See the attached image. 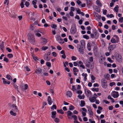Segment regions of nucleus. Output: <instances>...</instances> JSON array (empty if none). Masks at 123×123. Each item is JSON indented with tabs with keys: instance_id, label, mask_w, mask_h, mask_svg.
<instances>
[{
	"instance_id": "obj_1",
	"label": "nucleus",
	"mask_w": 123,
	"mask_h": 123,
	"mask_svg": "<svg viewBox=\"0 0 123 123\" xmlns=\"http://www.w3.org/2000/svg\"><path fill=\"white\" fill-rule=\"evenodd\" d=\"M80 45L79 44H77V48L78 51L80 53L83 54L84 53V50L85 49V42L84 40H82L80 41Z\"/></svg>"
},
{
	"instance_id": "obj_2",
	"label": "nucleus",
	"mask_w": 123,
	"mask_h": 123,
	"mask_svg": "<svg viewBox=\"0 0 123 123\" xmlns=\"http://www.w3.org/2000/svg\"><path fill=\"white\" fill-rule=\"evenodd\" d=\"M28 38L29 42L31 43L34 44L35 42V39L34 36L30 33L28 34Z\"/></svg>"
},
{
	"instance_id": "obj_3",
	"label": "nucleus",
	"mask_w": 123,
	"mask_h": 123,
	"mask_svg": "<svg viewBox=\"0 0 123 123\" xmlns=\"http://www.w3.org/2000/svg\"><path fill=\"white\" fill-rule=\"evenodd\" d=\"M101 85L103 88H106L107 86V82L104 78L102 79L101 80Z\"/></svg>"
},
{
	"instance_id": "obj_4",
	"label": "nucleus",
	"mask_w": 123,
	"mask_h": 123,
	"mask_svg": "<svg viewBox=\"0 0 123 123\" xmlns=\"http://www.w3.org/2000/svg\"><path fill=\"white\" fill-rule=\"evenodd\" d=\"M90 36L91 38H94L95 39H97L98 37L99 33L97 31H96L93 32V34H91Z\"/></svg>"
},
{
	"instance_id": "obj_5",
	"label": "nucleus",
	"mask_w": 123,
	"mask_h": 123,
	"mask_svg": "<svg viewBox=\"0 0 123 123\" xmlns=\"http://www.w3.org/2000/svg\"><path fill=\"white\" fill-rule=\"evenodd\" d=\"M116 60L119 62H121L122 61V58L121 55L118 54H116L115 56Z\"/></svg>"
},
{
	"instance_id": "obj_6",
	"label": "nucleus",
	"mask_w": 123,
	"mask_h": 123,
	"mask_svg": "<svg viewBox=\"0 0 123 123\" xmlns=\"http://www.w3.org/2000/svg\"><path fill=\"white\" fill-rule=\"evenodd\" d=\"M77 30L75 26H72L70 30V32L72 34H74L76 32Z\"/></svg>"
},
{
	"instance_id": "obj_7",
	"label": "nucleus",
	"mask_w": 123,
	"mask_h": 123,
	"mask_svg": "<svg viewBox=\"0 0 123 123\" xmlns=\"http://www.w3.org/2000/svg\"><path fill=\"white\" fill-rule=\"evenodd\" d=\"M42 69L40 68H37L35 70V73L38 74L39 75V74L42 73Z\"/></svg>"
},
{
	"instance_id": "obj_8",
	"label": "nucleus",
	"mask_w": 123,
	"mask_h": 123,
	"mask_svg": "<svg viewBox=\"0 0 123 123\" xmlns=\"http://www.w3.org/2000/svg\"><path fill=\"white\" fill-rule=\"evenodd\" d=\"M85 92L86 95L88 97H90L91 96V92L89 90L86 89L85 90Z\"/></svg>"
},
{
	"instance_id": "obj_9",
	"label": "nucleus",
	"mask_w": 123,
	"mask_h": 123,
	"mask_svg": "<svg viewBox=\"0 0 123 123\" xmlns=\"http://www.w3.org/2000/svg\"><path fill=\"white\" fill-rule=\"evenodd\" d=\"M112 95L114 98H116L118 97L119 94L118 92L114 91L113 92Z\"/></svg>"
},
{
	"instance_id": "obj_10",
	"label": "nucleus",
	"mask_w": 123,
	"mask_h": 123,
	"mask_svg": "<svg viewBox=\"0 0 123 123\" xmlns=\"http://www.w3.org/2000/svg\"><path fill=\"white\" fill-rule=\"evenodd\" d=\"M116 47V45L115 44H113L110 45L108 48V49L110 51H111Z\"/></svg>"
},
{
	"instance_id": "obj_11",
	"label": "nucleus",
	"mask_w": 123,
	"mask_h": 123,
	"mask_svg": "<svg viewBox=\"0 0 123 123\" xmlns=\"http://www.w3.org/2000/svg\"><path fill=\"white\" fill-rule=\"evenodd\" d=\"M47 42V40L45 38H43L41 39V43L43 45L46 44Z\"/></svg>"
},
{
	"instance_id": "obj_12",
	"label": "nucleus",
	"mask_w": 123,
	"mask_h": 123,
	"mask_svg": "<svg viewBox=\"0 0 123 123\" xmlns=\"http://www.w3.org/2000/svg\"><path fill=\"white\" fill-rule=\"evenodd\" d=\"M44 59L46 61H49L50 60V58L49 57L48 54H46L45 55Z\"/></svg>"
},
{
	"instance_id": "obj_13",
	"label": "nucleus",
	"mask_w": 123,
	"mask_h": 123,
	"mask_svg": "<svg viewBox=\"0 0 123 123\" xmlns=\"http://www.w3.org/2000/svg\"><path fill=\"white\" fill-rule=\"evenodd\" d=\"M88 110L89 112L88 113H89V115L91 116H93V113L92 112V110H91V108H90V107H88Z\"/></svg>"
},
{
	"instance_id": "obj_14",
	"label": "nucleus",
	"mask_w": 123,
	"mask_h": 123,
	"mask_svg": "<svg viewBox=\"0 0 123 123\" xmlns=\"http://www.w3.org/2000/svg\"><path fill=\"white\" fill-rule=\"evenodd\" d=\"M91 0H86L87 6L88 8H90L92 5L90 3Z\"/></svg>"
},
{
	"instance_id": "obj_15",
	"label": "nucleus",
	"mask_w": 123,
	"mask_h": 123,
	"mask_svg": "<svg viewBox=\"0 0 123 123\" xmlns=\"http://www.w3.org/2000/svg\"><path fill=\"white\" fill-rule=\"evenodd\" d=\"M47 101L48 104L49 105H51L52 104V101L51 100V99L50 96H49L48 97Z\"/></svg>"
},
{
	"instance_id": "obj_16",
	"label": "nucleus",
	"mask_w": 123,
	"mask_h": 123,
	"mask_svg": "<svg viewBox=\"0 0 123 123\" xmlns=\"http://www.w3.org/2000/svg\"><path fill=\"white\" fill-rule=\"evenodd\" d=\"M56 113L55 111H52L51 112V117L53 118H54L56 117Z\"/></svg>"
},
{
	"instance_id": "obj_17",
	"label": "nucleus",
	"mask_w": 123,
	"mask_h": 123,
	"mask_svg": "<svg viewBox=\"0 0 123 123\" xmlns=\"http://www.w3.org/2000/svg\"><path fill=\"white\" fill-rule=\"evenodd\" d=\"M86 66L91 69H93L94 67L93 65H92L91 64H86Z\"/></svg>"
},
{
	"instance_id": "obj_18",
	"label": "nucleus",
	"mask_w": 123,
	"mask_h": 123,
	"mask_svg": "<svg viewBox=\"0 0 123 123\" xmlns=\"http://www.w3.org/2000/svg\"><path fill=\"white\" fill-rule=\"evenodd\" d=\"M2 79L3 80V82L4 84H8V85L10 84V82L8 81H6L5 80V79L4 78H3Z\"/></svg>"
},
{
	"instance_id": "obj_19",
	"label": "nucleus",
	"mask_w": 123,
	"mask_h": 123,
	"mask_svg": "<svg viewBox=\"0 0 123 123\" xmlns=\"http://www.w3.org/2000/svg\"><path fill=\"white\" fill-rule=\"evenodd\" d=\"M72 93L70 91H68L66 92V95L70 97L72 96Z\"/></svg>"
},
{
	"instance_id": "obj_20",
	"label": "nucleus",
	"mask_w": 123,
	"mask_h": 123,
	"mask_svg": "<svg viewBox=\"0 0 123 123\" xmlns=\"http://www.w3.org/2000/svg\"><path fill=\"white\" fill-rule=\"evenodd\" d=\"M24 88H23V86H21V89L22 90H26L27 89L28 87V85L27 84H25L24 85Z\"/></svg>"
},
{
	"instance_id": "obj_21",
	"label": "nucleus",
	"mask_w": 123,
	"mask_h": 123,
	"mask_svg": "<svg viewBox=\"0 0 123 123\" xmlns=\"http://www.w3.org/2000/svg\"><path fill=\"white\" fill-rule=\"evenodd\" d=\"M0 48L3 52H4V44H1L0 45Z\"/></svg>"
},
{
	"instance_id": "obj_22",
	"label": "nucleus",
	"mask_w": 123,
	"mask_h": 123,
	"mask_svg": "<svg viewBox=\"0 0 123 123\" xmlns=\"http://www.w3.org/2000/svg\"><path fill=\"white\" fill-rule=\"evenodd\" d=\"M89 99L91 102H93L95 101L96 100V99L95 98L92 97L91 98H90Z\"/></svg>"
},
{
	"instance_id": "obj_23",
	"label": "nucleus",
	"mask_w": 123,
	"mask_h": 123,
	"mask_svg": "<svg viewBox=\"0 0 123 123\" xmlns=\"http://www.w3.org/2000/svg\"><path fill=\"white\" fill-rule=\"evenodd\" d=\"M114 37H115L116 39V43H117L119 41V38L118 36L116 35H114Z\"/></svg>"
},
{
	"instance_id": "obj_24",
	"label": "nucleus",
	"mask_w": 123,
	"mask_h": 123,
	"mask_svg": "<svg viewBox=\"0 0 123 123\" xmlns=\"http://www.w3.org/2000/svg\"><path fill=\"white\" fill-rule=\"evenodd\" d=\"M96 3L98 6H99L100 7H101L102 6V4L99 0H97L96 1Z\"/></svg>"
},
{
	"instance_id": "obj_25",
	"label": "nucleus",
	"mask_w": 123,
	"mask_h": 123,
	"mask_svg": "<svg viewBox=\"0 0 123 123\" xmlns=\"http://www.w3.org/2000/svg\"><path fill=\"white\" fill-rule=\"evenodd\" d=\"M13 111L12 110L10 112V114L12 116H15L16 115V114L14 112V111Z\"/></svg>"
},
{
	"instance_id": "obj_26",
	"label": "nucleus",
	"mask_w": 123,
	"mask_h": 123,
	"mask_svg": "<svg viewBox=\"0 0 123 123\" xmlns=\"http://www.w3.org/2000/svg\"><path fill=\"white\" fill-rule=\"evenodd\" d=\"M85 105V103L84 101L81 100L80 101V106L81 107L84 106Z\"/></svg>"
},
{
	"instance_id": "obj_27",
	"label": "nucleus",
	"mask_w": 123,
	"mask_h": 123,
	"mask_svg": "<svg viewBox=\"0 0 123 123\" xmlns=\"http://www.w3.org/2000/svg\"><path fill=\"white\" fill-rule=\"evenodd\" d=\"M6 78L8 80H12V77L9 74H8L6 75Z\"/></svg>"
},
{
	"instance_id": "obj_28",
	"label": "nucleus",
	"mask_w": 123,
	"mask_h": 123,
	"mask_svg": "<svg viewBox=\"0 0 123 123\" xmlns=\"http://www.w3.org/2000/svg\"><path fill=\"white\" fill-rule=\"evenodd\" d=\"M119 8V6L118 5H116V6L114 7V11L116 12H118V8Z\"/></svg>"
},
{
	"instance_id": "obj_29",
	"label": "nucleus",
	"mask_w": 123,
	"mask_h": 123,
	"mask_svg": "<svg viewBox=\"0 0 123 123\" xmlns=\"http://www.w3.org/2000/svg\"><path fill=\"white\" fill-rule=\"evenodd\" d=\"M39 32L41 33L40 32V30L38 29H36L34 31V34L35 35H36V33H38Z\"/></svg>"
},
{
	"instance_id": "obj_30",
	"label": "nucleus",
	"mask_w": 123,
	"mask_h": 123,
	"mask_svg": "<svg viewBox=\"0 0 123 123\" xmlns=\"http://www.w3.org/2000/svg\"><path fill=\"white\" fill-rule=\"evenodd\" d=\"M67 114L68 116H71L73 114L72 112L70 111H67Z\"/></svg>"
},
{
	"instance_id": "obj_31",
	"label": "nucleus",
	"mask_w": 123,
	"mask_h": 123,
	"mask_svg": "<svg viewBox=\"0 0 123 123\" xmlns=\"http://www.w3.org/2000/svg\"><path fill=\"white\" fill-rule=\"evenodd\" d=\"M51 27L52 28H54L55 29H57V25L55 24H51Z\"/></svg>"
},
{
	"instance_id": "obj_32",
	"label": "nucleus",
	"mask_w": 123,
	"mask_h": 123,
	"mask_svg": "<svg viewBox=\"0 0 123 123\" xmlns=\"http://www.w3.org/2000/svg\"><path fill=\"white\" fill-rule=\"evenodd\" d=\"M72 118H73L74 121H76L77 119V117L75 115H72Z\"/></svg>"
},
{
	"instance_id": "obj_33",
	"label": "nucleus",
	"mask_w": 123,
	"mask_h": 123,
	"mask_svg": "<svg viewBox=\"0 0 123 123\" xmlns=\"http://www.w3.org/2000/svg\"><path fill=\"white\" fill-rule=\"evenodd\" d=\"M57 111L59 113L62 114H63L64 113L62 109L57 110Z\"/></svg>"
},
{
	"instance_id": "obj_34",
	"label": "nucleus",
	"mask_w": 123,
	"mask_h": 123,
	"mask_svg": "<svg viewBox=\"0 0 123 123\" xmlns=\"http://www.w3.org/2000/svg\"><path fill=\"white\" fill-rule=\"evenodd\" d=\"M111 42L113 43H117L115 39L112 38L111 40Z\"/></svg>"
},
{
	"instance_id": "obj_35",
	"label": "nucleus",
	"mask_w": 123,
	"mask_h": 123,
	"mask_svg": "<svg viewBox=\"0 0 123 123\" xmlns=\"http://www.w3.org/2000/svg\"><path fill=\"white\" fill-rule=\"evenodd\" d=\"M7 57L9 58H11L13 57V55L12 54H9L7 55Z\"/></svg>"
},
{
	"instance_id": "obj_36",
	"label": "nucleus",
	"mask_w": 123,
	"mask_h": 123,
	"mask_svg": "<svg viewBox=\"0 0 123 123\" xmlns=\"http://www.w3.org/2000/svg\"><path fill=\"white\" fill-rule=\"evenodd\" d=\"M83 38L86 39H89V37L86 35H83Z\"/></svg>"
},
{
	"instance_id": "obj_37",
	"label": "nucleus",
	"mask_w": 123,
	"mask_h": 123,
	"mask_svg": "<svg viewBox=\"0 0 123 123\" xmlns=\"http://www.w3.org/2000/svg\"><path fill=\"white\" fill-rule=\"evenodd\" d=\"M92 90L94 91H95L96 92H98L99 91V89L98 88H92Z\"/></svg>"
},
{
	"instance_id": "obj_38",
	"label": "nucleus",
	"mask_w": 123,
	"mask_h": 123,
	"mask_svg": "<svg viewBox=\"0 0 123 123\" xmlns=\"http://www.w3.org/2000/svg\"><path fill=\"white\" fill-rule=\"evenodd\" d=\"M56 40L57 41H59L60 40L61 41H63V39H61V37L58 36L56 37Z\"/></svg>"
},
{
	"instance_id": "obj_39",
	"label": "nucleus",
	"mask_w": 123,
	"mask_h": 123,
	"mask_svg": "<svg viewBox=\"0 0 123 123\" xmlns=\"http://www.w3.org/2000/svg\"><path fill=\"white\" fill-rule=\"evenodd\" d=\"M56 106L55 105H53L51 107V109L52 110H53L54 109H56Z\"/></svg>"
},
{
	"instance_id": "obj_40",
	"label": "nucleus",
	"mask_w": 123,
	"mask_h": 123,
	"mask_svg": "<svg viewBox=\"0 0 123 123\" xmlns=\"http://www.w3.org/2000/svg\"><path fill=\"white\" fill-rule=\"evenodd\" d=\"M48 48V47L43 46L42 47V49L43 50H45Z\"/></svg>"
},
{
	"instance_id": "obj_41",
	"label": "nucleus",
	"mask_w": 123,
	"mask_h": 123,
	"mask_svg": "<svg viewBox=\"0 0 123 123\" xmlns=\"http://www.w3.org/2000/svg\"><path fill=\"white\" fill-rule=\"evenodd\" d=\"M74 107L72 105L69 106V109L70 110H73L74 109Z\"/></svg>"
},
{
	"instance_id": "obj_42",
	"label": "nucleus",
	"mask_w": 123,
	"mask_h": 123,
	"mask_svg": "<svg viewBox=\"0 0 123 123\" xmlns=\"http://www.w3.org/2000/svg\"><path fill=\"white\" fill-rule=\"evenodd\" d=\"M46 65L49 67V68L51 67V64L49 62H47L46 63Z\"/></svg>"
},
{
	"instance_id": "obj_43",
	"label": "nucleus",
	"mask_w": 123,
	"mask_h": 123,
	"mask_svg": "<svg viewBox=\"0 0 123 123\" xmlns=\"http://www.w3.org/2000/svg\"><path fill=\"white\" fill-rule=\"evenodd\" d=\"M110 75L108 74H106V75L105 76V78L107 80H108L109 79V77L110 76Z\"/></svg>"
},
{
	"instance_id": "obj_44",
	"label": "nucleus",
	"mask_w": 123,
	"mask_h": 123,
	"mask_svg": "<svg viewBox=\"0 0 123 123\" xmlns=\"http://www.w3.org/2000/svg\"><path fill=\"white\" fill-rule=\"evenodd\" d=\"M123 17H121L119 19V22L122 23L123 21Z\"/></svg>"
},
{
	"instance_id": "obj_45",
	"label": "nucleus",
	"mask_w": 123,
	"mask_h": 123,
	"mask_svg": "<svg viewBox=\"0 0 123 123\" xmlns=\"http://www.w3.org/2000/svg\"><path fill=\"white\" fill-rule=\"evenodd\" d=\"M11 106L13 108H16L15 109V110H16V111H17V106L16 105H14V104H13V105H11Z\"/></svg>"
},
{
	"instance_id": "obj_46",
	"label": "nucleus",
	"mask_w": 123,
	"mask_h": 123,
	"mask_svg": "<svg viewBox=\"0 0 123 123\" xmlns=\"http://www.w3.org/2000/svg\"><path fill=\"white\" fill-rule=\"evenodd\" d=\"M74 72H77L78 71V70L76 67H74L73 69Z\"/></svg>"
},
{
	"instance_id": "obj_47",
	"label": "nucleus",
	"mask_w": 123,
	"mask_h": 123,
	"mask_svg": "<svg viewBox=\"0 0 123 123\" xmlns=\"http://www.w3.org/2000/svg\"><path fill=\"white\" fill-rule=\"evenodd\" d=\"M55 121L57 123H58L59 122V119L57 118H56L54 119Z\"/></svg>"
},
{
	"instance_id": "obj_48",
	"label": "nucleus",
	"mask_w": 123,
	"mask_h": 123,
	"mask_svg": "<svg viewBox=\"0 0 123 123\" xmlns=\"http://www.w3.org/2000/svg\"><path fill=\"white\" fill-rule=\"evenodd\" d=\"M107 60L110 63H112L113 62V61L111 60V58L110 57H108L107 58Z\"/></svg>"
},
{
	"instance_id": "obj_49",
	"label": "nucleus",
	"mask_w": 123,
	"mask_h": 123,
	"mask_svg": "<svg viewBox=\"0 0 123 123\" xmlns=\"http://www.w3.org/2000/svg\"><path fill=\"white\" fill-rule=\"evenodd\" d=\"M24 2L21 1V2L20 4V6L22 8H23L24 7V4L23 3Z\"/></svg>"
},
{
	"instance_id": "obj_50",
	"label": "nucleus",
	"mask_w": 123,
	"mask_h": 123,
	"mask_svg": "<svg viewBox=\"0 0 123 123\" xmlns=\"http://www.w3.org/2000/svg\"><path fill=\"white\" fill-rule=\"evenodd\" d=\"M93 57L91 56L89 58V60L90 62H92L93 61Z\"/></svg>"
},
{
	"instance_id": "obj_51",
	"label": "nucleus",
	"mask_w": 123,
	"mask_h": 123,
	"mask_svg": "<svg viewBox=\"0 0 123 123\" xmlns=\"http://www.w3.org/2000/svg\"><path fill=\"white\" fill-rule=\"evenodd\" d=\"M3 60L4 61H5L7 62H8L9 61L8 59L6 57H5L4 58Z\"/></svg>"
},
{
	"instance_id": "obj_52",
	"label": "nucleus",
	"mask_w": 123,
	"mask_h": 123,
	"mask_svg": "<svg viewBox=\"0 0 123 123\" xmlns=\"http://www.w3.org/2000/svg\"><path fill=\"white\" fill-rule=\"evenodd\" d=\"M77 12L78 14H80V13L81 12V11L80 9L79 8H78L77 11Z\"/></svg>"
},
{
	"instance_id": "obj_53",
	"label": "nucleus",
	"mask_w": 123,
	"mask_h": 123,
	"mask_svg": "<svg viewBox=\"0 0 123 123\" xmlns=\"http://www.w3.org/2000/svg\"><path fill=\"white\" fill-rule=\"evenodd\" d=\"M29 2L28 1H26L25 2V5L27 6L28 7L29 5Z\"/></svg>"
},
{
	"instance_id": "obj_54",
	"label": "nucleus",
	"mask_w": 123,
	"mask_h": 123,
	"mask_svg": "<svg viewBox=\"0 0 123 123\" xmlns=\"http://www.w3.org/2000/svg\"><path fill=\"white\" fill-rule=\"evenodd\" d=\"M6 50L9 52H11L12 51L11 49L8 47L6 48Z\"/></svg>"
},
{
	"instance_id": "obj_55",
	"label": "nucleus",
	"mask_w": 123,
	"mask_h": 123,
	"mask_svg": "<svg viewBox=\"0 0 123 123\" xmlns=\"http://www.w3.org/2000/svg\"><path fill=\"white\" fill-rule=\"evenodd\" d=\"M71 59L72 60L75 61L76 60V58L75 56H72Z\"/></svg>"
},
{
	"instance_id": "obj_56",
	"label": "nucleus",
	"mask_w": 123,
	"mask_h": 123,
	"mask_svg": "<svg viewBox=\"0 0 123 123\" xmlns=\"http://www.w3.org/2000/svg\"><path fill=\"white\" fill-rule=\"evenodd\" d=\"M115 84V83L114 82H112L109 85L110 86H112L114 85Z\"/></svg>"
},
{
	"instance_id": "obj_57",
	"label": "nucleus",
	"mask_w": 123,
	"mask_h": 123,
	"mask_svg": "<svg viewBox=\"0 0 123 123\" xmlns=\"http://www.w3.org/2000/svg\"><path fill=\"white\" fill-rule=\"evenodd\" d=\"M25 68L26 69V70L27 71H29L31 70L30 69L28 68V66H26Z\"/></svg>"
},
{
	"instance_id": "obj_58",
	"label": "nucleus",
	"mask_w": 123,
	"mask_h": 123,
	"mask_svg": "<svg viewBox=\"0 0 123 123\" xmlns=\"http://www.w3.org/2000/svg\"><path fill=\"white\" fill-rule=\"evenodd\" d=\"M52 54L53 56L55 57H56L57 56V54L55 52H53L52 53Z\"/></svg>"
},
{
	"instance_id": "obj_59",
	"label": "nucleus",
	"mask_w": 123,
	"mask_h": 123,
	"mask_svg": "<svg viewBox=\"0 0 123 123\" xmlns=\"http://www.w3.org/2000/svg\"><path fill=\"white\" fill-rule=\"evenodd\" d=\"M89 122L90 123H95V122L94 121H92L91 119H89Z\"/></svg>"
},
{
	"instance_id": "obj_60",
	"label": "nucleus",
	"mask_w": 123,
	"mask_h": 123,
	"mask_svg": "<svg viewBox=\"0 0 123 123\" xmlns=\"http://www.w3.org/2000/svg\"><path fill=\"white\" fill-rule=\"evenodd\" d=\"M69 14L71 16H74L73 13L72 11H70L69 12Z\"/></svg>"
},
{
	"instance_id": "obj_61",
	"label": "nucleus",
	"mask_w": 123,
	"mask_h": 123,
	"mask_svg": "<svg viewBox=\"0 0 123 123\" xmlns=\"http://www.w3.org/2000/svg\"><path fill=\"white\" fill-rule=\"evenodd\" d=\"M109 109L110 110H112L113 109V107L112 106H109L108 107Z\"/></svg>"
},
{
	"instance_id": "obj_62",
	"label": "nucleus",
	"mask_w": 123,
	"mask_h": 123,
	"mask_svg": "<svg viewBox=\"0 0 123 123\" xmlns=\"http://www.w3.org/2000/svg\"><path fill=\"white\" fill-rule=\"evenodd\" d=\"M34 29V27L33 25H31L30 26V29L32 30H33Z\"/></svg>"
},
{
	"instance_id": "obj_63",
	"label": "nucleus",
	"mask_w": 123,
	"mask_h": 123,
	"mask_svg": "<svg viewBox=\"0 0 123 123\" xmlns=\"http://www.w3.org/2000/svg\"><path fill=\"white\" fill-rule=\"evenodd\" d=\"M81 113L83 116H85L86 115V114L85 112H84L83 111H82Z\"/></svg>"
},
{
	"instance_id": "obj_64",
	"label": "nucleus",
	"mask_w": 123,
	"mask_h": 123,
	"mask_svg": "<svg viewBox=\"0 0 123 123\" xmlns=\"http://www.w3.org/2000/svg\"><path fill=\"white\" fill-rule=\"evenodd\" d=\"M35 35L38 37H40L41 36V34L39 33H36Z\"/></svg>"
}]
</instances>
